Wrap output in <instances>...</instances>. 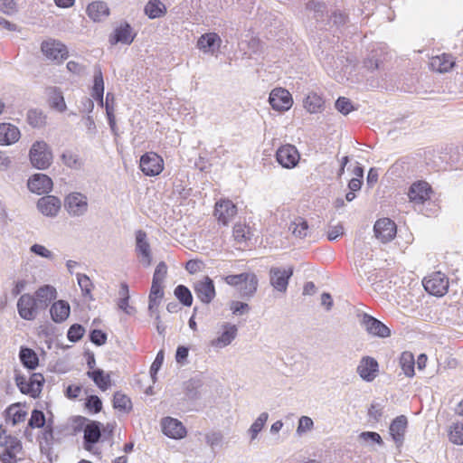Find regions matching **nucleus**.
Returning a JSON list of instances; mask_svg holds the SVG:
<instances>
[{
	"label": "nucleus",
	"instance_id": "obj_16",
	"mask_svg": "<svg viewBox=\"0 0 463 463\" xmlns=\"http://www.w3.org/2000/svg\"><path fill=\"white\" fill-rule=\"evenodd\" d=\"M375 237L383 243L391 241L396 235V224L389 218L376 221L373 226Z\"/></svg>",
	"mask_w": 463,
	"mask_h": 463
},
{
	"label": "nucleus",
	"instance_id": "obj_42",
	"mask_svg": "<svg viewBox=\"0 0 463 463\" xmlns=\"http://www.w3.org/2000/svg\"><path fill=\"white\" fill-rule=\"evenodd\" d=\"M240 286L242 297H252L258 288L257 276L253 273H247L246 279H244L242 285Z\"/></svg>",
	"mask_w": 463,
	"mask_h": 463
},
{
	"label": "nucleus",
	"instance_id": "obj_55",
	"mask_svg": "<svg viewBox=\"0 0 463 463\" xmlns=\"http://www.w3.org/2000/svg\"><path fill=\"white\" fill-rule=\"evenodd\" d=\"M77 280L83 296L90 295L93 288L90 279L85 274L78 273Z\"/></svg>",
	"mask_w": 463,
	"mask_h": 463
},
{
	"label": "nucleus",
	"instance_id": "obj_61",
	"mask_svg": "<svg viewBox=\"0 0 463 463\" xmlns=\"http://www.w3.org/2000/svg\"><path fill=\"white\" fill-rule=\"evenodd\" d=\"M52 423L53 422L52 420H48L47 424L43 427V431L42 433L41 438L47 445L52 444L54 439Z\"/></svg>",
	"mask_w": 463,
	"mask_h": 463
},
{
	"label": "nucleus",
	"instance_id": "obj_36",
	"mask_svg": "<svg viewBox=\"0 0 463 463\" xmlns=\"http://www.w3.org/2000/svg\"><path fill=\"white\" fill-rule=\"evenodd\" d=\"M0 447L9 449L12 451H22V442L12 435L6 433V430L0 425Z\"/></svg>",
	"mask_w": 463,
	"mask_h": 463
},
{
	"label": "nucleus",
	"instance_id": "obj_44",
	"mask_svg": "<svg viewBox=\"0 0 463 463\" xmlns=\"http://www.w3.org/2000/svg\"><path fill=\"white\" fill-rule=\"evenodd\" d=\"M289 230L296 237L303 239L307 237L308 233L307 222L303 218L298 217L290 223Z\"/></svg>",
	"mask_w": 463,
	"mask_h": 463
},
{
	"label": "nucleus",
	"instance_id": "obj_30",
	"mask_svg": "<svg viewBox=\"0 0 463 463\" xmlns=\"http://www.w3.org/2000/svg\"><path fill=\"white\" fill-rule=\"evenodd\" d=\"M20 138L19 129L9 123L0 124V145H11Z\"/></svg>",
	"mask_w": 463,
	"mask_h": 463
},
{
	"label": "nucleus",
	"instance_id": "obj_56",
	"mask_svg": "<svg viewBox=\"0 0 463 463\" xmlns=\"http://www.w3.org/2000/svg\"><path fill=\"white\" fill-rule=\"evenodd\" d=\"M85 406L90 411L98 413L102 409V402L97 395H90L86 399Z\"/></svg>",
	"mask_w": 463,
	"mask_h": 463
},
{
	"label": "nucleus",
	"instance_id": "obj_4",
	"mask_svg": "<svg viewBox=\"0 0 463 463\" xmlns=\"http://www.w3.org/2000/svg\"><path fill=\"white\" fill-rule=\"evenodd\" d=\"M64 208L71 217H81L88 212V198L79 192L70 193L64 199Z\"/></svg>",
	"mask_w": 463,
	"mask_h": 463
},
{
	"label": "nucleus",
	"instance_id": "obj_35",
	"mask_svg": "<svg viewBox=\"0 0 463 463\" xmlns=\"http://www.w3.org/2000/svg\"><path fill=\"white\" fill-rule=\"evenodd\" d=\"M232 237L236 243L247 245L252 237V232L248 225L238 222L233 226Z\"/></svg>",
	"mask_w": 463,
	"mask_h": 463
},
{
	"label": "nucleus",
	"instance_id": "obj_43",
	"mask_svg": "<svg viewBox=\"0 0 463 463\" xmlns=\"http://www.w3.org/2000/svg\"><path fill=\"white\" fill-rule=\"evenodd\" d=\"M269 418V414L267 412H261L259 417L254 420L250 429L248 430V433L250 436V441H253L257 439L259 433L262 430Z\"/></svg>",
	"mask_w": 463,
	"mask_h": 463
},
{
	"label": "nucleus",
	"instance_id": "obj_33",
	"mask_svg": "<svg viewBox=\"0 0 463 463\" xmlns=\"http://www.w3.org/2000/svg\"><path fill=\"white\" fill-rule=\"evenodd\" d=\"M87 376L90 378L101 391H106L110 386V375L109 373H105L102 369L96 368L88 371Z\"/></svg>",
	"mask_w": 463,
	"mask_h": 463
},
{
	"label": "nucleus",
	"instance_id": "obj_48",
	"mask_svg": "<svg viewBox=\"0 0 463 463\" xmlns=\"http://www.w3.org/2000/svg\"><path fill=\"white\" fill-rule=\"evenodd\" d=\"M175 296L185 307H191L193 304V296L190 289L184 286L178 285L175 288Z\"/></svg>",
	"mask_w": 463,
	"mask_h": 463
},
{
	"label": "nucleus",
	"instance_id": "obj_28",
	"mask_svg": "<svg viewBox=\"0 0 463 463\" xmlns=\"http://www.w3.org/2000/svg\"><path fill=\"white\" fill-rule=\"evenodd\" d=\"M71 307L65 300L54 302L50 308L51 317L55 323L64 322L70 316Z\"/></svg>",
	"mask_w": 463,
	"mask_h": 463
},
{
	"label": "nucleus",
	"instance_id": "obj_53",
	"mask_svg": "<svg viewBox=\"0 0 463 463\" xmlns=\"http://www.w3.org/2000/svg\"><path fill=\"white\" fill-rule=\"evenodd\" d=\"M85 333L84 327L80 324H73L67 332V337L70 342L76 343L80 340Z\"/></svg>",
	"mask_w": 463,
	"mask_h": 463
},
{
	"label": "nucleus",
	"instance_id": "obj_57",
	"mask_svg": "<svg viewBox=\"0 0 463 463\" xmlns=\"http://www.w3.org/2000/svg\"><path fill=\"white\" fill-rule=\"evenodd\" d=\"M164 358H165L164 350H160L157 353L154 362L152 363V364L150 366V375L154 382L156 380V375L157 372L160 370V368L163 364Z\"/></svg>",
	"mask_w": 463,
	"mask_h": 463
},
{
	"label": "nucleus",
	"instance_id": "obj_11",
	"mask_svg": "<svg viewBox=\"0 0 463 463\" xmlns=\"http://www.w3.org/2000/svg\"><path fill=\"white\" fill-rule=\"evenodd\" d=\"M423 287L433 296H443L449 288V280L445 274L435 272L423 279Z\"/></svg>",
	"mask_w": 463,
	"mask_h": 463
},
{
	"label": "nucleus",
	"instance_id": "obj_20",
	"mask_svg": "<svg viewBox=\"0 0 463 463\" xmlns=\"http://www.w3.org/2000/svg\"><path fill=\"white\" fill-rule=\"evenodd\" d=\"M222 44V38L216 33L210 32L202 34L196 43V47L203 53L213 54Z\"/></svg>",
	"mask_w": 463,
	"mask_h": 463
},
{
	"label": "nucleus",
	"instance_id": "obj_45",
	"mask_svg": "<svg viewBox=\"0 0 463 463\" xmlns=\"http://www.w3.org/2000/svg\"><path fill=\"white\" fill-rule=\"evenodd\" d=\"M202 387V383L200 380L191 379L184 384V392L185 396L189 400H198L201 396L200 388Z\"/></svg>",
	"mask_w": 463,
	"mask_h": 463
},
{
	"label": "nucleus",
	"instance_id": "obj_63",
	"mask_svg": "<svg viewBox=\"0 0 463 463\" xmlns=\"http://www.w3.org/2000/svg\"><path fill=\"white\" fill-rule=\"evenodd\" d=\"M21 451H12L9 449H4L3 452L0 454V461L2 463H17V454Z\"/></svg>",
	"mask_w": 463,
	"mask_h": 463
},
{
	"label": "nucleus",
	"instance_id": "obj_13",
	"mask_svg": "<svg viewBox=\"0 0 463 463\" xmlns=\"http://www.w3.org/2000/svg\"><path fill=\"white\" fill-rule=\"evenodd\" d=\"M276 159L282 167L290 169L298 165L300 156L295 146L288 144L277 150Z\"/></svg>",
	"mask_w": 463,
	"mask_h": 463
},
{
	"label": "nucleus",
	"instance_id": "obj_18",
	"mask_svg": "<svg viewBox=\"0 0 463 463\" xmlns=\"http://www.w3.org/2000/svg\"><path fill=\"white\" fill-rule=\"evenodd\" d=\"M163 433L170 439H180L186 435V429L183 423L175 418L165 417L161 420Z\"/></svg>",
	"mask_w": 463,
	"mask_h": 463
},
{
	"label": "nucleus",
	"instance_id": "obj_19",
	"mask_svg": "<svg viewBox=\"0 0 463 463\" xmlns=\"http://www.w3.org/2000/svg\"><path fill=\"white\" fill-rule=\"evenodd\" d=\"M356 371L364 381L371 383L376 378L378 374V362L371 356H364L361 359Z\"/></svg>",
	"mask_w": 463,
	"mask_h": 463
},
{
	"label": "nucleus",
	"instance_id": "obj_52",
	"mask_svg": "<svg viewBox=\"0 0 463 463\" xmlns=\"http://www.w3.org/2000/svg\"><path fill=\"white\" fill-rule=\"evenodd\" d=\"M29 250L31 253L49 260H52L54 259L53 252L47 249L44 245L39 243L33 244Z\"/></svg>",
	"mask_w": 463,
	"mask_h": 463
},
{
	"label": "nucleus",
	"instance_id": "obj_40",
	"mask_svg": "<svg viewBox=\"0 0 463 463\" xmlns=\"http://www.w3.org/2000/svg\"><path fill=\"white\" fill-rule=\"evenodd\" d=\"M49 103L52 109L59 112H63L67 109L62 92L55 87L49 90Z\"/></svg>",
	"mask_w": 463,
	"mask_h": 463
},
{
	"label": "nucleus",
	"instance_id": "obj_1",
	"mask_svg": "<svg viewBox=\"0 0 463 463\" xmlns=\"http://www.w3.org/2000/svg\"><path fill=\"white\" fill-rule=\"evenodd\" d=\"M432 193V188L429 183L416 181L411 184L407 195L409 202L413 204L414 208L422 211L421 207L430 199Z\"/></svg>",
	"mask_w": 463,
	"mask_h": 463
},
{
	"label": "nucleus",
	"instance_id": "obj_25",
	"mask_svg": "<svg viewBox=\"0 0 463 463\" xmlns=\"http://www.w3.org/2000/svg\"><path fill=\"white\" fill-rule=\"evenodd\" d=\"M34 300L40 309H45L49 304L57 298V291L53 286L44 285L40 287L34 293Z\"/></svg>",
	"mask_w": 463,
	"mask_h": 463
},
{
	"label": "nucleus",
	"instance_id": "obj_23",
	"mask_svg": "<svg viewBox=\"0 0 463 463\" xmlns=\"http://www.w3.org/2000/svg\"><path fill=\"white\" fill-rule=\"evenodd\" d=\"M407 426L408 420L404 415L396 417L390 424L389 432L398 449L403 444Z\"/></svg>",
	"mask_w": 463,
	"mask_h": 463
},
{
	"label": "nucleus",
	"instance_id": "obj_27",
	"mask_svg": "<svg viewBox=\"0 0 463 463\" xmlns=\"http://www.w3.org/2000/svg\"><path fill=\"white\" fill-rule=\"evenodd\" d=\"M454 64L455 61L450 54L442 53L430 59V67L434 71L444 73L448 72Z\"/></svg>",
	"mask_w": 463,
	"mask_h": 463
},
{
	"label": "nucleus",
	"instance_id": "obj_64",
	"mask_svg": "<svg viewBox=\"0 0 463 463\" xmlns=\"http://www.w3.org/2000/svg\"><path fill=\"white\" fill-rule=\"evenodd\" d=\"M230 309L233 315H243L249 312L250 306L244 302L232 301L230 304Z\"/></svg>",
	"mask_w": 463,
	"mask_h": 463
},
{
	"label": "nucleus",
	"instance_id": "obj_51",
	"mask_svg": "<svg viewBox=\"0 0 463 463\" xmlns=\"http://www.w3.org/2000/svg\"><path fill=\"white\" fill-rule=\"evenodd\" d=\"M205 441L213 450L223 445V435L221 431H212L205 435Z\"/></svg>",
	"mask_w": 463,
	"mask_h": 463
},
{
	"label": "nucleus",
	"instance_id": "obj_3",
	"mask_svg": "<svg viewBox=\"0 0 463 463\" xmlns=\"http://www.w3.org/2000/svg\"><path fill=\"white\" fill-rule=\"evenodd\" d=\"M14 380L22 393L28 394L33 398L40 394L44 383V378L41 373H33L28 379L24 375L16 373Z\"/></svg>",
	"mask_w": 463,
	"mask_h": 463
},
{
	"label": "nucleus",
	"instance_id": "obj_26",
	"mask_svg": "<svg viewBox=\"0 0 463 463\" xmlns=\"http://www.w3.org/2000/svg\"><path fill=\"white\" fill-rule=\"evenodd\" d=\"M26 416L27 411L23 409L20 402L13 403L5 410L6 423L11 422L13 426L24 422L26 419Z\"/></svg>",
	"mask_w": 463,
	"mask_h": 463
},
{
	"label": "nucleus",
	"instance_id": "obj_62",
	"mask_svg": "<svg viewBox=\"0 0 463 463\" xmlns=\"http://www.w3.org/2000/svg\"><path fill=\"white\" fill-rule=\"evenodd\" d=\"M166 273H167L166 264L164 261L159 262L157 264V266L156 267L152 281L163 283V281L166 276Z\"/></svg>",
	"mask_w": 463,
	"mask_h": 463
},
{
	"label": "nucleus",
	"instance_id": "obj_37",
	"mask_svg": "<svg viewBox=\"0 0 463 463\" xmlns=\"http://www.w3.org/2000/svg\"><path fill=\"white\" fill-rule=\"evenodd\" d=\"M19 358L22 364L30 369H35L39 364V358L37 354L31 348L21 347L19 352Z\"/></svg>",
	"mask_w": 463,
	"mask_h": 463
},
{
	"label": "nucleus",
	"instance_id": "obj_54",
	"mask_svg": "<svg viewBox=\"0 0 463 463\" xmlns=\"http://www.w3.org/2000/svg\"><path fill=\"white\" fill-rule=\"evenodd\" d=\"M335 109L343 115H347L354 109L352 102L345 97H339L335 101Z\"/></svg>",
	"mask_w": 463,
	"mask_h": 463
},
{
	"label": "nucleus",
	"instance_id": "obj_2",
	"mask_svg": "<svg viewBox=\"0 0 463 463\" xmlns=\"http://www.w3.org/2000/svg\"><path fill=\"white\" fill-rule=\"evenodd\" d=\"M32 165L38 169L48 168L52 160V154L44 141H35L29 153Z\"/></svg>",
	"mask_w": 463,
	"mask_h": 463
},
{
	"label": "nucleus",
	"instance_id": "obj_10",
	"mask_svg": "<svg viewBox=\"0 0 463 463\" xmlns=\"http://www.w3.org/2000/svg\"><path fill=\"white\" fill-rule=\"evenodd\" d=\"M237 206L229 199H220L215 203L214 216L219 224L227 226L237 214Z\"/></svg>",
	"mask_w": 463,
	"mask_h": 463
},
{
	"label": "nucleus",
	"instance_id": "obj_24",
	"mask_svg": "<svg viewBox=\"0 0 463 463\" xmlns=\"http://www.w3.org/2000/svg\"><path fill=\"white\" fill-rule=\"evenodd\" d=\"M27 186L32 193L47 194L52 188V181L47 175L35 174L29 178Z\"/></svg>",
	"mask_w": 463,
	"mask_h": 463
},
{
	"label": "nucleus",
	"instance_id": "obj_58",
	"mask_svg": "<svg viewBox=\"0 0 463 463\" xmlns=\"http://www.w3.org/2000/svg\"><path fill=\"white\" fill-rule=\"evenodd\" d=\"M314 427L313 420L308 416H301L298 420V425L297 428L298 434L301 435L308 430H311Z\"/></svg>",
	"mask_w": 463,
	"mask_h": 463
},
{
	"label": "nucleus",
	"instance_id": "obj_12",
	"mask_svg": "<svg viewBox=\"0 0 463 463\" xmlns=\"http://www.w3.org/2000/svg\"><path fill=\"white\" fill-rule=\"evenodd\" d=\"M238 335V327L236 325L224 322L221 325L219 335L213 339L210 343L211 346L215 349H222L232 344Z\"/></svg>",
	"mask_w": 463,
	"mask_h": 463
},
{
	"label": "nucleus",
	"instance_id": "obj_22",
	"mask_svg": "<svg viewBox=\"0 0 463 463\" xmlns=\"http://www.w3.org/2000/svg\"><path fill=\"white\" fill-rule=\"evenodd\" d=\"M83 447L87 451L91 452L93 447L101 438V423L99 421H91L87 424L83 430Z\"/></svg>",
	"mask_w": 463,
	"mask_h": 463
},
{
	"label": "nucleus",
	"instance_id": "obj_32",
	"mask_svg": "<svg viewBox=\"0 0 463 463\" xmlns=\"http://www.w3.org/2000/svg\"><path fill=\"white\" fill-rule=\"evenodd\" d=\"M304 108L311 114L320 113L324 110L325 101L316 92H310L303 100Z\"/></svg>",
	"mask_w": 463,
	"mask_h": 463
},
{
	"label": "nucleus",
	"instance_id": "obj_59",
	"mask_svg": "<svg viewBox=\"0 0 463 463\" xmlns=\"http://www.w3.org/2000/svg\"><path fill=\"white\" fill-rule=\"evenodd\" d=\"M90 340L94 345L100 346L107 342V334L99 329H93L90 334Z\"/></svg>",
	"mask_w": 463,
	"mask_h": 463
},
{
	"label": "nucleus",
	"instance_id": "obj_9",
	"mask_svg": "<svg viewBox=\"0 0 463 463\" xmlns=\"http://www.w3.org/2000/svg\"><path fill=\"white\" fill-rule=\"evenodd\" d=\"M361 325L370 335L380 338L391 335V329L385 324L366 313L362 315Z\"/></svg>",
	"mask_w": 463,
	"mask_h": 463
},
{
	"label": "nucleus",
	"instance_id": "obj_6",
	"mask_svg": "<svg viewBox=\"0 0 463 463\" xmlns=\"http://www.w3.org/2000/svg\"><path fill=\"white\" fill-rule=\"evenodd\" d=\"M41 50L48 60L57 63L66 60L69 54L67 47L61 42L53 39L43 42Z\"/></svg>",
	"mask_w": 463,
	"mask_h": 463
},
{
	"label": "nucleus",
	"instance_id": "obj_14",
	"mask_svg": "<svg viewBox=\"0 0 463 463\" xmlns=\"http://www.w3.org/2000/svg\"><path fill=\"white\" fill-rule=\"evenodd\" d=\"M269 102L277 111H287L293 104V99L288 90L283 88H276L271 90Z\"/></svg>",
	"mask_w": 463,
	"mask_h": 463
},
{
	"label": "nucleus",
	"instance_id": "obj_31",
	"mask_svg": "<svg viewBox=\"0 0 463 463\" xmlns=\"http://www.w3.org/2000/svg\"><path fill=\"white\" fill-rule=\"evenodd\" d=\"M87 14L94 22H99L109 16V9L105 2L96 1L88 5Z\"/></svg>",
	"mask_w": 463,
	"mask_h": 463
},
{
	"label": "nucleus",
	"instance_id": "obj_17",
	"mask_svg": "<svg viewBox=\"0 0 463 463\" xmlns=\"http://www.w3.org/2000/svg\"><path fill=\"white\" fill-rule=\"evenodd\" d=\"M293 275L291 268L282 269L273 267L269 270V280L271 286L279 292H286L288 285V280Z\"/></svg>",
	"mask_w": 463,
	"mask_h": 463
},
{
	"label": "nucleus",
	"instance_id": "obj_39",
	"mask_svg": "<svg viewBox=\"0 0 463 463\" xmlns=\"http://www.w3.org/2000/svg\"><path fill=\"white\" fill-rule=\"evenodd\" d=\"M400 366L407 377H413L415 374V359L413 354L408 351L402 352L400 357Z\"/></svg>",
	"mask_w": 463,
	"mask_h": 463
},
{
	"label": "nucleus",
	"instance_id": "obj_5",
	"mask_svg": "<svg viewBox=\"0 0 463 463\" xmlns=\"http://www.w3.org/2000/svg\"><path fill=\"white\" fill-rule=\"evenodd\" d=\"M139 167L145 175L156 176L164 169V160L155 152H146L140 157Z\"/></svg>",
	"mask_w": 463,
	"mask_h": 463
},
{
	"label": "nucleus",
	"instance_id": "obj_8",
	"mask_svg": "<svg viewBox=\"0 0 463 463\" xmlns=\"http://www.w3.org/2000/svg\"><path fill=\"white\" fill-rule=\"evenodd\" d=\"M193 288L196 298L205 305H209L216 296L213 280L208 276L195 281Z\"/></svg>",
	"mask_w": 463,
	"mask_h": 463
},
{
	"label": "nucleus",
	"instance_id": "obj_49",
	"mask_svg": "<svg viewBox=\"0 0 463 463\" xmlns=\"http://www.w3.org/2000/svg\"><path fill=\"white\" fill-rule=\"evenodd\" d=\"M449 439L453 444L463 445V422H457L450 426Z\"/></svg>",
	"mask_w": 463,
	"mask_h": 463
},
{
	"label": "nucleus",
	"instance_id": "obj_60",
	"mask_svg": "<svg viewBox=\"0 0 463 463\" xmlns=\"http://www.w3.org/2000/svg\"><path fill=\"white\" fill-rule=\"evenodd\" d=\"M359 438L364 441H372L378 444L379 446L383 445V440L381 435L374 431H364L361 432Z\"/></svg>",
	"mask_w": 463,
	"mask_h": 463
},
{
	"label": "nucleus",
	"instance_id": "obj_41",
	"mask_svg": "<svg viewBox=\"0 0 463 463\" xmlns=\"http://www.w3.org/2000/svg\"><path fill=\"white\" fill-rule=\"evenodd\" d=\"M47 420L45 418V414L43 411L34 409L31 412V417L28 420L27 428L30 429H41L43 428L47 424ZM24 435H30L28 429L24 430Z\"/></svg>",
	"mask_w": 463,
	"mask_h": 463
},
{
	"label": "nucleus",
	"instance_id": "obj_34",
	"mask_svg": "<svg viewBox=\"0 0 463 463\" xmlns=\"http://www.w3.org/2000/svg\"><path fill=\"white\" fill-rule=\"evenodd\" d=\"M166 11L165 5L160 0H149L144 8V12L149 19L163 17Z\"/></svg>",
	"mask_w": 463,
	"mask_h": 463
},
{
	"label": "nucleus",
	"instance_id": "obj_7",
	"mask_svg": "<svg viewBox=\"0 0 463 463\" xmlns=\"http://www.w3.org/2000/svg\"><path fill=\"white\" fill-rule=\"evenodd\" d=\"M16 307L20 317L27 321L34 320L38 315V311L41 310L34 300V297L29 293L20 296Z\"/></svg>",
	"mask_w": 463,
	"mask_h": 463
},
{
	"label": "nucleus",
	"instance_id": "obj_15",
	"mask_svg": "<svg viewBox=\"0 0 463 463\" xmlns=\"http://www.w3.org/2000/svg\"><path fill=\"white\" fill-rule=\"evenodd\" d=\"M136 237V253L138 256L140 262L144 267H149L152 263V252L150 244L147 241L146 233L138 230L135 233Z\"/></svg>",
	"mask_w": 463,
	"mask_h": 463
},
{
	"label": "nucleus",
	"instance_id": "obj_50",
	"mask_svg": "<svg viewBox=\"0 0 463 463\" xmlns=\"http://www.w3.org/2000/svg\"><path fill=\"white\" fill-rule=\"evenodd\" d=\"M61 160L63 164L70 168L78 169L81 165L79 156L72 151L63 152L61 155Z\"/></svg>",
	"mask_w": 463,
	"mask_h": 463
},
{
	"label": "nucleus",
	"instance_id": "obj_47",
	"mask_svg": "<svg viewBox=\"0 0 463 463\" xmlns=\"http://www.w3.org/2000/svg\"><path fill=\"white\" fill-rule=\"evenodd\" d=\"M27 122L33 128H42L46 124V116L40 109H30L27 113Z\"/></svg>",
	"mask_w": 463,
	"mask_h": 463
},
{
	"label": "nucleus",
	"instance_id": "obj_29",
	"mask_svg": "<svg viewBox=\"0 0 463 463\" xmlns=\"http://www.w3.org/2000/svg\"><path fill=\"white\" fill-rule=\"evenodd\" d=\"M135 35H132V28L125 23L117 27L114 31V35L110 37L109 41L112 44L118 43L124 44H130L134 41Z\"/></svg>",
	"mask_w": 463,
	"mask_h": 463
},
{
	"label": "nucleus",
	"instance_id": "obj_21",
	"mask_svg": "<svg viewBox=\"0 0 463 463\" xmlns=\"http://www.w3.org/2000/svg\"><path fill=\"white\" fill-rule=\"evenodd\" d=\"M61 200L54 195H46L40 198L37 202L38 211L47 217H55L61 210Z\"/></svg>",
	"mask_w": 463,
	"mask_h": 463
},
{
	"label": "nucleus",
	"instance_id": "obj_38",
	"mask_svg": "<svg viewBox=\"0 0 463 463\" xmlns=\"http://www.w3.org/2000/svg\"><path fill=\"white\" fill-rule=\"evenodd\" d=\"M104 80L100 68H96L94 72V84L92 87V97L103 106Z\"/></svg>",
	"mask_w": 463,
	"mask_h": 463
},
{
	"label": "nucleus",
	"instance_id": "obj_46",
	"mask_svg": "<svg viewBox=\"0 0 463 463\" xmlns=\"http://www.w3.org/2000/svg\"><path fill=\"white\" fill-rule=\"evenodd\" d=\"M113 407L118 411L128 412L132 409V402L127 395L117 392L113 396Z\"/></svg>",
	"mask_w": 463,
	"mask_h": 463
}]
</instances>
